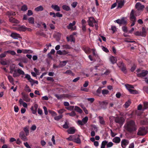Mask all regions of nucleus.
I'll use <instances>...</instances> for the list:
<instances>
[{
	"label": "nucleus",
	"mask_w": 148,
	"mask_h": 148,
	"mask_svg": "<svg viewBox=\"0 0 148 148\" xmlns=\"http://www.w3.org/2000/svg\"><path fill=\"white\" fill-rule=\"evenodd\" d=\"M124 128L125 130L130 133H132L137 130L135 122L133 120H130L125 124Z\"/></svg>",
	"instance_id": "obj_1"
},
{
	"label": "nucleus",
	"mask_w": 148,
	"mask_h": 148,
	"mask_svg": "<svg viewBox=\"0 0 148 148\" xmlns=\"http://www.w3.org/2000/svg\"><path fill=\"white\" fill-rule=\"evenodd\" d=\"M147 132V128L144 127H142L139 128L137 135L140 136H143L146 135Z\"/></svg>",
	"instance_id": "obj_4"
},
{
	"label": "nucleus",
	"mask_w": 148,
	"mask_h": 148,
	"mask_svg": "<svg viewBox=\"0 0 148 148\" xmlns=\"http://www.w3.org/2000/svg\"><path fill=\"white\" fill-rule=\"evenodd\" d=\"M47 80L48 81H51L52 82H53L54 81L53 78L51 77H47Z\"/></svg>",
	"instance_id": "obj_64"
},
{
	"label": "nucleus",
	"mask_w": 148,
	"mask_h": 148,
	"mask_svg": "<svg viewBox=\"0 0 148 148\" xmlns=\"http://www.w3.org/2000/svg\"><path fill=\"white\" fill-rule=\"evenodd\" d=\"M109 60L113 64L116 63L117 60L116 58L112 56L110 57Z\"/></svg>",
	"instance_id": "obj_21"
},
{
	"label": "nucleus",
	"mask_w": 148,
	"mask_h": 148,
	"mask_svg": "<svg viewBox=\"0 0 148 148\" xmlns=\"http://www.w3.org/2000/svg\"><path fill=\"white\" fill-rule=\"evenodd\" d=\"M115 122L118 123L121 125H122L124 123L125 119L122 116H118L114 117Z\"/></svg>",
	"instance_id": "obj_5"
},
{
	"label": "nucleus",
	"mask_w": 148,
	"mask_h": 148,
	"mask_svg": "<svg viewBox=\"0 0 148 148\" xmlns=\"http://www.w3.org/2000/svg\"><path fill=\"white\" fill-rule=\"evenodd\" d=\"M25 90L28 92H31V89L29 88V87L27 85H26L25 87Z\"/></svg>",
	"instance_id": "obj_61"
},
{
	"label": "nucleus",
	"mask_w": 148,
	"mask_h": 148,
	"mask_svg": "<svg viewBox=\"0 0 148 148\" xmlns=\"http://www.w3.org/2000/svg\"><path fill=\"white\" fill-rule=\"evenodd\" d=\"M116 1L118 3V7L120 8H122L124 5L125 3V1H124V0H116Z\"/></svg>",
	"instance_id": "obj_18"
},
{
	"label": "nucleus",
	"mask_w": 148,
	"mask_h": 148,
	"mask_svg": "<svg viewBox=\"0 0 148 148\" xmlns=\"http://www.w3.org/2000/svg\"><path fill=\"white\" fill-rule=\"evenodd\" d=\"M94 23V25L96 30L98 29V25L97 22L93 18V24Z\"/></svg>",
	"instance_id": "obj_55"
},
{
	"label": "nucleus",
	"mask_w": 148,
	"mask_h": 148,
	"mask_svg": "<svg viewBox=\"0 0 148 148\" xmlns=\"http://www.w3.org/2000/svg\"><path fill=\"white\" fill-rule=\"evenodd\" d=\"M148 73V71L147 70H143L140 73H137L138 77H142L146 76Z\"/></svg>",
	"instance_id": "obj_9"
},
{
	"label": "nucleus",
	"mask_w": 148,
	"mask_h": 148,
	"mask_svg": "<svg viewBox=\"0 0 148 148\" xmlns=\"http://www.w3.org/2000/svg\"><path fill=\"white\" fill-rule=\"evenodd\" d=\"M107 143L108 141L106 140L102 141L101 144V148H105V147L106 145V144Z\"/></svg>",
	"instance_id": "obj_36"
},
{
	"label": "nucleus",
	"mask_w": 148,
	"mask_h": 148,
	"mask_svg": "<svg viewBox=\"0 0 148 148\" xmlns=\"http://www.w3.org/2000/svg\"><path fill=\"white\" fill-rule=\"evenodd\" d=\"M63 117V115L62 114H60L59 116H56L54 118L55 120L58 121L60 119H62Z\"/></svg>",
	"instance_id": "obj_42"
},
{
	"label": "nucleus",
	"mask_w": 148,
	"mask_h": 148,
	"mask_svg": "<svg viewBox=\"0 0 148 148\" xmlns=\"http://www.w3.org/2000/svg\"><path fill=\"white\" fill-rule=\"evenodd\" d=\"M115 21L120 25L125 24L127 23V21L124 18H123L121 19H117Z\"/></svg>",
	"instance_id": "obj_12"
},
{
	"label": "nucleus",
	"mask_w": 148,
	"mask_h": 148,
	"mask_svg": "<svg viewBox=\"0 0 148 148\" xmlns=\"http://www.w3.org/2000/svg\"><path fill=\"white\" fill-rule=\"evenodd\" d=\"M75 137V135H71L67 139L69 140L72 141L73 142Z\"/></svg>",
	"instance_id": "obj_50"
},
{
	"label": "nucleus",
	"mask_w": 148,
	"mask_h": 148,
	"mask_svg": "<svg viewBox=\"0 0 148 148\" xmlns=\"http://www.w3.org/2000/svg\"><path fill=\"white\" fill-rule=\"evenodd\" d=\"M88 23L90 26L92 27V17H90L89 18Z\"/></svg>",
	"instance_id": "obj_34"
},
{
	"label": "nucleus",
	"mask_w": 148,
	"mask_h": 148,
	"mask_svg": "<svg viewBox=\"0 0 148 148\" xmlns=\"http://www.w3.org/2000/svg\"><path fill=\"white\" fill-rule=\"evenodd\" d=\"M62 8L64 10L66 11H69L71 10L70 8L66 5H63L62 6Z\"/></svg>",
	"instance_id": "obj_29"
},
{
	"label": "nucleus",
	"mask_w": 148,
	"mask_h": 148,
	"mask_svg": "<svg viewBox=\"0 0 148 148\" xmlns=\"http://www.w3.org/2000/svg\"><path fill=\"white\" fill-rule=\"evenodd\" d=\"M38 105L37 104H34V106H32L31 108L32 113L33 114H36L37 112V109L38 108Z\"/></svg>",
	"instance_id": "obj_16"
},
{
	"label": "nucleus",
	"mask_w": 148,
	"mask_h": 148,
	"mask_svg": "<svg viewBox=\"0 0 148 148\" xmlns=\"http://www.w3.org/2000/svg\"><path fill=\"white\" fill-rule=\"evenodd\" d=\"M36 34L38 35L42 36L44 37L46 36V34L43 32H38L36 33Z\"/></svg>",
	"instance_id": "obj_62"
},
{
	"label": "nucleus",
	"mask_w": 148,
	"mask_h": 148,
	"mask_svg": "<svg viewBox=\"0 0 148 148\" xmlns=\"http://www.w3.org/2000/svg\"><path fill=\"white\" fill-rule=\"evenodd\" d=\"M21 95L22 96V98L24 101L27 102H28L30 101V99L29 98L28 95L25 94L24 92H22Z\"/></svg>",
	"instance_id": "obj_11"
},
{
	"label": "nucleus",
	"mask_w": 148,
	"mask_h": 148,
	"mask_svg": "<svg viewBox=\"0 0 148 148\" xmlns=\"http://www.w3.org/2000/svg\"><path fill=\"white\" fill-rule=\"evenodd\" d=\"M100 105L101 106H106L108 104V102L106 101H103L102 102H99Z\"/></svg>",
	"instance_id": "obj_35"
},
{
	"label": "nucleus",
	"mask_w": 148,
	"mask_h": 148,
	"mask_svg": "<svg viewBox=\"0 0 148 148\" xmlns=\"http://www.w3.org/2000/svg\"><path fill=\"white\" fill-rule=\"evenodd\" d=\"M118 67L121 68L124 65V64L121 62H120L117 64Z\"/></svg>",
	"instance_id": "obj_60"
},
{
	"label": "nucleus",
	"mask_w": 148,
	"mask_h": 148,
	"mask_svg": "<svg viewBox=\"0 0 148 148\" xmlns=\"http://www.w3.org/2000/svg\"><path fill=\"white\" fill-rule=\"evenodd\" d=\"M74 110L78 112L81 113L82 112V110L79 107L75 106V107Z\"/></svg>",
	"instance_id": "obj_37"
},
{
	"label": "nucleus",
	"mask_w": 148,
	"mask_h": 148,
	"mask_svg": "<svg viewBox=\"0 0 148 148\" xmlns=\"http://www.w3.org/2000/svg\"><path fill=\"white\" fill-rule=\"evenodd\" d=\"M24 72L20 69H18L13 73V76L14 77H19L20 75H24Z\"/></svg>",
	"instance_id": "obj_7"
},
{
	"label": "nucleus",
	"mask_w": 148,
	"mask_h": 148,
	"mask_svg": "<svg viewBox=\"0 0 148 148\" xmlns=\"http://www.w3.org/2000/svg\"><path fill=\"white\" fill-rule=\"evenodd\" d=\"M7 53H10L12 56H15L16 55V53L13 50H8L6 51Z\"/></svg>",
	"instance_id": "obj_38"
},
{
	"label": "nucleus",
	"mask_w": 148,
	"mask_h": 148,
	"mask_svg": "<svg viewBox=\"0 0 148 148\" xmlns=\"http://www.w3.org/2000/svg\"><path fill=\"white\" fill-rule=\"evenodd\" d=\"M25 135L24 132L22 131L20 132L19 135V136L21 139L24 141H27L28 140L27 138Z\"/></svg>",
	"instance_id": "obj_10"
},
{
	"label": "nucleus",
	"mask_w": 148,
	"mask_h": 148,
	"mask_svg": "<svg viewBox=\"0 0 148 148\" xmlns=\"http://www.w3.org/2000/svg\"><path fill=\"white\" fill-rule=\"evenodd\" d=\"M23 130L25 132V134L26 136H28L29 133V127L27 126L23 128Z\"/></svg>",
	"instance_id": "obj_28"
},
{
	"label": "nucleus",
	"mask_w": 148,
	"mask_h": 148,
	"mask_svg": "<svg viewBox=\"0 0 148 148\" xmlns=\"http://www.w3.org/2000/svg\"><path fill=\"white\" fill-rule=\"evenodd\" d=\"M67 114H69L70 116H74L76 115L75 112L74 111H72L71 113H68Z\"/></svg>",
	"instance_id": "obj_57"
},
{
	"label": "nucleus",
	"mask_w": 148,
	"mask_h": 148,
	"mask_svg": "<svg viewBox=\"0 0 148 148\" xmlns=\"http://www.w3.org/2000/svg\"><path fill=\"white\" fill-rule=\"evenodd\" d=\"M27 9V7L26 5H23L21 8V10L23 11H25Z\"/></svg>",
	"instance_id": "obj_52"
},
{
	"label": "nucleus",
	"mask_w": 148,
	"mask_h": 148,
	"mask_svg": "<svg viewBox=\"0 0 148 148\" xmlns=\"http://www.w3.org/2000/svg\"><path fill=\"white\" fill-rule=\"evenodd\" d=\"M145 6L143 5H142L140 2L136 3L135 5V8L138 10H142L144 8Z\"/></svg>",
	"instance_id": "obj_13"
},
{
	"label": "nucleus",
	"mask_w": 148,
	"mask_h": 148,
	"mask_svg": "<svg viewBox=\"0 0 148 148\" xmlns=\"http://www.w3.org/2000/svg\"><path fill=\"white\" fill-rule=\"evenodd\" d=\"M125 86L126 89L131 94H137L138 93V91L133 89L134 88L133 86L128 84H125Z\"/></svg>",
	"instance_id": "obj_2"
},
{
	"label": "nucleus",
	"mask_w": 148,
	"mask_h": 148,
	"mask_svg": "<svg viewBox=\"0 0 148 148\" xmlns=\"http://www.w3.org/2000/svg\"><path fill=\"white\" fill-rule=\"evenodd\" d=\"M51 7L52 8L58 12L60 11V7L58 5H52L51 6Z\"/></svg>",
	"instance_id": "obj_25"
},
{
	"label": "nucleus",
	"mask_w": 148,
	"mask_h": 148,
	"mask_svg": "<svg viewBox=\"0 0 148 148\" xmlns=\"http://www.w3.org/2000/svg\"><path fill=\"white\" fill-rule=\"evenodd\" d=\"M64 95H58V94H55V96L58 99H60L64 97Z\"/></svg>",
	"instance_id": "obj_41"
},
{
	"label": "nucleus",
	"mask_w": 148,
	"mask_h": 148,
	"mask_svg": "<svg viewBox=\"0 0 148 148\" xmlns=\"http://www.w3.org/2000/svg\"><path fill=\"white\" fill-rule=\"evenodd\" d=\"M75 131V130L74 127H71L68 130L67 132L69 134H74Z\"/></svg>",
	"instance_id": "obj_26"
},
{
	"label": "nucleus",
	"mask_w": 148,
	"mask_h": 148,
	"mask_svg": "<svg viewBox=\"0 0 148 148\" xmlns=\"http://www.w3.org/2000/svg\"><path fill=\"white\" fill-rule=\"evenodd\" d=\"M120 69L124 73H126L127 72L125 66L124 65L122 67H121Z\"/></svg>",
	"instance_id": "obj_48"
},
{
	"label": "nucleus",
	"mask_w": 148,
	"mask_h": 148,
	"mask_svg": "<svg viewBox=\"0 0 148 148\" xmlns=\"http://www.w3.org/2000/svg\"><path fill=\"white\" fill-rule=\"evenodd\" d=\"M66 39L68 42L71 41L74 42L75 41V38L72 35H71L69 36H67Z\"/></svg>",
	"instance_id": "obj_20"
},
{
	"label": "nucleus",
	"mask_w": 148,
	"mask_h": 148,
	"mask_svg": "<svg viewBox=\"0 0 148 148\" xmlns=\"http://www.w3.org/2000/svg\"><path fill=\"white\" fill-rule=\"evenodd\" d=\"M64 48L68 49H70L71 48V47L69 45L66 44L63 45Z\"/></svg>",
	"instance_id": "obj_54"
},
{
	"label": "nucleus",
	"mask_w": 148,
	"mask_h": 148,
	"mask_svg": "<svg viewBox=\"0 0 148 148\" xmlns=\"http://www.w3.org/2000/svg\"><path fill=\"white\" fill-rule=\"evenodd\" d=\"M113 145V143L111 142H109L108 143H107L106 144V147L107 148H109L112 147Z\"/></svg>",
	"instance_id": "obj_56"
},
{
	"label": "nucleus",
	"mask_w": 148,
	"mask_h": 148,
	"mask_svg": "<svg viewBox=\"0 0 148 148\" xmlns=\"http://www.w3.org/2000/svg\"><path fill=\"white\" fill-rule=\"evenodd\" d=\"M33 51L31 50H27L26 49H23L22 53H32Z\"/></svg>",
	"instance_id": "obj_33"
},
{
	"label": "nucleus",
	"mask_w": 148,
	"mask_h": 148,
	"mask_svg": "<svg viewBox=\"0 0 148 148\" xmlns=\"http://www.w3.org/2000/svg\"><path fill=\"white\" fill-rule=\"evenodd\" d=\"M135 11L133 10H132L130 14V22L132 23L131 26H133L135 24V22L136 21V19L135 16L134 15Z\"/></svg>",
	"instance_id": "obj_3"
},
{
	"label": "nucleus",
	"mask_w": 148,
	"mask_h": 148,
	"mask_svg": "<svg viewBox=\"0 0 148 148\" xmlns=\"http://www.w3.org/2000/svg\"><path fill=\"white\" fill-rule=\"evenodd\" d=\"M69 123L67 122H65L64 125H63V127L65 129H68L69 127Z\"/></svg>",
	"instance_id": "obj_49"
},
{
	"label": "nucleus",
	"mask_w": 148,
	"mask_h": 148,
	"mask_svg": "<svg viewBox=\"0 0 148 148\" xmlns=\"http://www.w3.org/2000/svg\"><path fill=\"white\" fill-rule=\"evenodd\" d=\"M144 107L143 109V111L144 110L148 109V102H145L144 103Z\"/></svg>",
	"instance_id": "obj_44"
},
{
	"label": "nucleus",
	"mask_w": 148,
	"mask_h": 148,
	"mask_svg": "<svg viewBox=\"0 0 148 148\" xmlns=\"http://www.w3.org/2000/svg\"><path fill=\"white\" fill-rule=\"evenodd\" d=\"M131 102L130 101L128 100L124 104L125 108H128L130 105Z\"/></svg>",
	"instance_id": "obj_53"
},
{
	"label": "nucleus",
	"mask_w": 148,
	"mask_h": 148,
	"mask_svg": "<svg viewBox=\"0 0 148 148\" xmlns=\"http://www.w3.org/2000/svg\"><path fill=\"white\" fill-rule=\"evenodd\" d=\"M8 78L10 82L11 83H12L13 82L14 79L10 75H8Z\"/></svg>",
	"instance_id": "obj_51"
},
{
	"label": "nucleus",
	"mask_w": 148,
	"mask_h": 148,
	"mask_svg": "<svg viewBox=\"0 0 148 148\" xmlns=\"http://www.w3.org/2000/svg\"><path fill=\"white\" fill-rule=\"evenodd\" d=\"M97 127L96 125H93V130L94 131H93V136H94L95 135V132H97L98 130Z\"/></svg>",
	"instance_id": "obj_47"
},
{
	"label": "nucleus",
	"mask_w": 148,
	"mask_h": 148,
	"mask_svg": "<svg viewBox=\"0 0 148 148\" xmlns=\"http://www.w3.org/2000/svg\"><path fill=\"white\" fill-rule=\"evenodd\" d=\"M16 67L15 66H10V73H12L13 72H14L15 71H16Z\"/></svg>",
	"instance_id": "obj_27"
},
{
	"label": "nucleus",
	"mask_w": 148,
	"mask_h": 148,
	"mask_svg": "<svg viewBox=\"0 0 148 148\" xmlns=\"http://www.w3.org/2000/svg\"><path fill=\"white\" fill-rule=\"evenodd\" d=\"M76 24V22L75 21H73V23H70L67 27V28L68 29H72V30H74V29H73V27L74 25Z\"/></svg>",
	"instance_id": "obj_22"
},
{
	"label": "nucleus",
	"mask_w": 148,
	"mask_h": 148,
	"mask_svg": "<svg viewBox=\"0 0 148 148\" xmlns=\"http://www.w3.org/2000/svg\"><path fill=\"white\" fill-rule=\"evenodd\" d=\"M142 32L141 33V36L145 37L146 36V31L145 29L143 27L142 28Z\"/></svg>",
	"instance_id": "obj_45"
},
{
	"label": "nucleus",
	"mask_w": 148,
	"mask_h": 148,
	"mask_svg": "<svg viewBox=\"0 0 148 148\" xmlns=\"http://www.w3.org/2000/svg\"><path fill=\"white\" fill-rule=\"evenodd\" d=\"M29 22V23L33 24L34 23V18L33 17H30L28 19Z\"/></svg>",
	"instance_id": "obj_46"
},
{
	"label": "nucleus",
	"mask_w": 148,
	"mask_h": 148,
	"mask_svg": "<svg viewBox=\"0 0 148 148\" xmlns=\"http://www.w3.org/2000/svg\"><path fill=\"white\" fill-rule=\"evenodd\" d=\"M99 121L100 123L101 124L104 125L105 124V122L103 117L101 116H99Z\"/></svg>",
	"instance_id": "obj_40"
},
{
	"label": "nucleus",
	"mask_w": 148,
	"mask_h": 148,
	"mask_svg": "<svg viewBox=\"0 0 148 148\" xmlns=\"http://www.w3.org/2000/svg\"><path fill=\"white\" fill-rule=\"evenodd\" d=\"M93 142H94V145L96 147H97L99 146V143L98 141H95V139L94 138H93Z\"/></svg>",
	"instance_id": "obj_59"
},
{
	"label": "nucleus",
	"mask_w": 148,
	"mask_h": 148,
	"mask_svg": "<svg viewBox=\"0 0 148 148\" xmlns=\"http://www.w3.org/2000/svg\"><path fill=\"white\" fill-rule=\"evenodd\" d=\"M6 51H4L3 53L0 54V59L3 58H5L6 56V54L7 53Z\"/></svg>",
	"instance_id": "obj_43"
},
{
	"label": "nucleus",
	"mask_w": 148,
	"mask_h": 148,
	"mask_svg": "<svg viewBox=\"0 0 148 148\" xmlns=\"http://www.w3.org/2000/svg\"><path fill=\"white\" fill-rule=\"evenodd\" d=\"M6 14L8 15L9 17L11 16H14L15 15V13L12 11H8L6 13Z\"/></svg>",
	"instance_id": "obj_31"
},
{
	"label": "nucleus",
	"mask_w": 148,
	"mask_h": 148,
	"mask_svg": "<svg viewBox=\"0 0 148 148\" xmlns=\"http://www.w3.org/2000/svg\"><path fill=\"white\" fill-rule=\"evenodd\" d=\"M121 141V139L119 137H114L112 140V141L115 143H119Z\"/></svg>",
	"instance_id": "obj_24"
},
{
	"label": "nucleus",
	"mask_w": 148,
	"mask_h": 148,
	"mask_svg": "<svg viewBox=\"0 0 148 148\" xmlns=\"http://www.w3.org/2000/svg\"><path fill=\"white\" fill-rule=\"evenodd\" d=\"M92 51V49H91L88 47L84 49V51L85 53L87 54L90 53Z\"/></svg>",
	"instance_id": "obj_32"
},
{
	"label": "nucleus",
	"mask_w": 148,
	"mask_h": 148,
	"mask_svg": "<svg viewBox=\"0 0 148 148\" xmlns=\"http://www.w3.org/2000/svg\"><path fill=\"white\" fill-rule=\"evenodd\" d=\"M88 119V117L85 116L82 119V121L78 120L77 121V124L79 125H83L87 122Z\"/></svg>",
	"instance_id": "obj_8"
},
{
	"label": "nucleus",
	"mask_w": 148,
	"mask_h": 148,
	"mask_svg": "<svg viewBox=\"0 0 148 148\" xmlns=\"http://www.w3.org/2000/svg\"><path fill=\"white\" fill-rule=\"evenodd\" d=\"M10 36L13 38L15 39H17L18 38H21V36L19 34L14 32L12 33L11 34Z\"/></svg>",
	"instance_id": "obj_17"
},
{
	"label": "nucleus",
	"mask_w": 148,
	"mask_h": 148,
	"mask_svg": "<svg viewBox=\"0 0 148 148\" xmlns=\"http://www.w3.org/2000/svg\"><path fill=\"white\" fill-rule=\"evenodd\" d=\"M129 141L125 139H123L121 141V145L123 148H125L126 146L128 144Z\"/></svg>",
	"instance_id": "obj_14"
},
{
	"label": "nucleus",
	"mask_w": 148,
	"mask_h": 148,
	"mask_svg": "<svg viewBox=\"0 0 148 148\" xmlns=\"http://www.w3.org/2000/svg\"><path fill=\"white\" fill-rule=\"evenodd\" d=\"M101 47L102 49L103 50V51H104L106 53H108L109 52V51L107 49V48H106V47L102 46Z\"/></svg>",
	"instance_id": "obj_63"
},
{
	"label": "nucleus",
	"mask_w": 148,
	"mask_h": 148,
	"mask_svg": "<svg viewBox=\"0 0 148 148\" xmlns=\"http://www.w3.org/2000/svg\"><path fill=\"white\" fill-rule=\"evenodd\" d=\"M80 136L79 135L75 136L74 138L73 142L77 144H80L81 143V140L79 138Z\"/></svg>",
	"instance_id": "obj_19"
},
{
	"label": "nucleus",
	"mask_w": 148,
	"mask_h": 148,
	"mask_svg": "<svg viewBox=\"0 0 148 148\" xmlns=\"http://www.w3.org/2000/svg\"><path fill=\"white\" fill-rule=\"evenodd\" d=\"M68 62V61H64L60 62L59 66L60 67L64 66Z\"/></svg>",
	"instance_id": "obj_30"
},
{
	"label": "nucleus",
	"mask_w": 148,
	"mask_h": 148,
	"mask_svg": "<svg viewBox=\"0 0 148 148\" xmlns=\"http://www.w3.org/2000/svg\"><path fill=\"white\" fill-rule=\"evenodd\" d=\"M25 78H26L31 83V86H32L35 84H38V82L37 80H35L31 78L30 76L28 74L25 75Z\"/></svg>",
	"instance_id": "obj_6"
},
{
	"label": "nucleus",
	"mask_w": 148,
	"mask_h": 148,
	"mask_svg": "<svg viewBox=\"0 0 148 148\" xmlns=\"http://www.w3.org/2000/svg\"><path fill=\"white\" fill-rule=\"evenodd\" d=\"M43 10V8L42 6H39L35 9V10L36 11H42Z\"/></svg>",
	"instance_id": "obj_39"
},
{
	"label": "nucleus",
	"mask_w": 148,
	"mask_h": 148,
	"mask_svg": "<svg viewBox=\"0 0 148 148\" xmlns=\"http://www.w3.org/2000/svg\"><path fill=\"white\" fill-rule=\"evenodd\" d=\"M49 14L51 16L53 15V17H55L56 16L58 17H61L62 16V14H60L59 12H57L56 14L54 12H50Z\"/></svg>",
	"instance_id": "obj_15"
},
{
	"label": "nucleus",
	"mask_w": 148,
	"mask_h": 148,
	"mask_svg": "<svg viewBox=\"0 0 148 148\" xmlns=\"http://www.w3.org/2000/svg\"><path fill=\"white\" fill-rule=\"evenodd\" d=\"M9 20L12 23H19L18 21L13 18L12 17H10Z\"/></svg>",
	"instance_id": "obj_23"
},
{
	"label": "nucleus",
	"mask_w": 148,
	"mask_h": 148,
	"mask_svg": "<svg viewBox=\"0 0 148 148\" xmlns=\"http://www.w3.org/2000/svg\"><path fill=\"white\" fill-rule=\"evenodd\" d=\"M68 53L69 52L68 51H66L65 50H64L62 51V55H67V56H70V54H68Z\"/></svg>",
	"instance_id": "obj_58"
}]
</instances>
